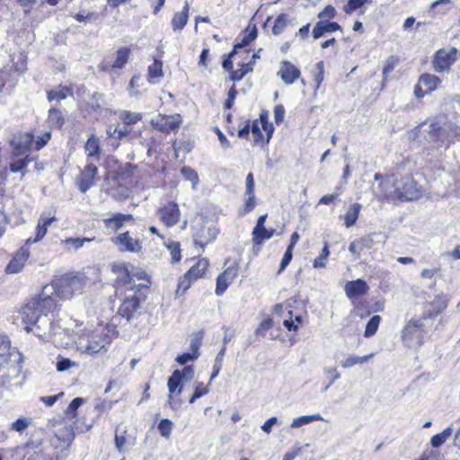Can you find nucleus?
<instances>
[{"label":"nucleus","mask_w":460,"mask_h":460,"mask_svg":"<svg viewBox=\"0 0 460 460\" xmlns=\"http://www.w3.org/2000/svg\"><path fill=\"white\" fill-rule=\"evenodd\" d=\"M137 167L130 164L119 166L105 173L103 190L112 199L122 201L130 198L138 183Z\"/></svg>","instance_id":"nucleus-1"},{"label":"nucleus","mask_w":460,"mask_h":460,"mask_svg":"<svg viewBox=\"0 0 460 460\" xmlns=\"http://www.w3.org/2000/svg\"><path fill=\"white\" fill-rule=\"evenodd\" d=\"M115 334V330L109 324L101 325L93 330L83 332L79 337V345L90 355L104 353Z\"/></svg>","instance_id":"nucleus-2"},{"label":"nucleus","mask_w":460,"mask_h":460,"mask_svg":"<svg viewBox=\"0 0 460 460\" xmlns=\"http://www.w3.org/2000/svg\"><path fill=\"white\" fill-rule=\"evenodd\" d=\"M88 278L82 272H69L52 282L56 295L61 300H69L75 295L82 294L86 287Z\"/></svg>","instance_id":"nucleus-3"},{"label":"nucleus","mask_w":460,"mask_h":460,"mask_svg":"<svg viewBox=\"0 0 460 460\" xmlns=\"http://www.w3.org/2000/svg\"><path fill=\"white\" fill-rule=\"evenodd\" d=\"M384 183L393 184L394 190L385 191V196L392 199L401 201L413 200L421 196V190L418 189L417 182L411 177L402 178L400 181L393 177H386Z\"/></svg>","instance_id":"nucleus-4"},{"label":"nucleus","mask_w":460,"mask_h":460,"mask_svg":"<svg viewBox=\"0 0 460 460\" xmlns=\"http://www.w3.org/2000/svg\"><path fill=\"white\" fill-rule=\"evenodd\" d=\"M131 56L129 47H119L116 51L102 58L98 65L100 72L115 74L121 71L128 62Z\"/></svg>","instance_id":"nucleus-5"},{"label":"nucleus","mask_w":460,"mask_h":460,"mask_svg":"<svg viewBox=\"0 0 460 460\" xmlns=\"http://www.w3.org/2000/svg\"><path fill=\"white\" fill-rule=\"evenodd\" d=\"M22 361L20 353L0 358V385H5L20 376Z\"/></svg>","instance_id":"nucleus-6"},{"label":"nucleus","mask_w":460,"mask_h":460,"mask_svg":"<svg viewBox=\"0 0 460 460\" xmlns=\"http://www.w3.org/2000/svg\"><path fill=\"white\" fill-rule=\"evenodd\" d=\"M424 324L420 319H411L402 330V343L411 348L412 346H421L424 341Z\"/></svg>","instance_id":"nucleus-7"},{"label":"nucleus","mask_w":460,"mask_h":460,"mask_svg":"<svg viewBox=\"0 0 460 460\" xmlns=\"http://www.w3.org/2000/svg\"><path fill=\"white\" fill-rule=\"evenodd\" d=\"M33 139V131H19L13 134L9 141L11 147L10 158H16L24 154H30V151L32 150Z\"/></svg>","instance_id":"nucleus-8"},{"label":"nucleus","mask_w":460,"mask_h":460,"mask_svg":"<svg viewBox=\"0 0 460 460\" xmlns=\"http://www.w3.org/2000/svg\"><path fill=\"white\" fill-rule=\"evenodd\" d=\"M415 135L423 137L427 142L441 146V125L434 119L420 123L414 128Z\"/></svg>","instance_id":"nucleus-9"},{"label":"nucleus","mask_w":460,"mask_h":460,"mask_svg":"<svg viewBox=\"0 0 460 460\" xmlns=\"http://www.w3.org/2000/svg\"><path fill=\"white\" fill-rule=\"evenodd\" d=\"M111 270L113 274L116 275V279L113 284L116 289L126 287L127 285H130L134 277H136L137 279H144V273H132L128 265L123 262L112 263L111 265Z\"/></svg>","instance_id":"nucleus-10"},{"label":"nucleus","mask_w":460,"mask_h":460,"mask_svg":"<svg viewBox=\"0 0 460 460\" xmlns=\"http://www.w3.org/2000/svg\"><path fill=\"white\" fill-rule=\"evenodd\" d=\"M98 172V167L92 162H88L80 170L75 179V184L81 192L85 193L95 184L99 179Z\"/></svg>","instance_id":"nucleus-11"},{"label":"nucleus","mask_w":460,"mask_h":460,"mask_svg":"<svg viewBox=\"0 0 460 460\" xmlns=\"http://www.w3.org/2000/svg\"><path fill=\"white\" fill-rule=\"evenodd\" d=\"M31 299L35 303L40 315H48L49 314H53L59 311L60 305L58 301L60 299L59 296L56 295V291L54 289L50 295H47L42 291Z\"/></svg>","instance_id":"nucleus-12"},{"label":"nucleus","mask_w":460,"mask_h":460,"mask_svg":"<svg viewBox=\"0 0 460 460\" xmlns=\"http://www.w3.org/2000/svg\"><path fill=\"white\" fill-rule=\"evenodd\" d=\"M29 245H22L13 255L4 268L6 274H17L23 270L31 255Z\"/></svg>","instance_id":"nucleus-13"},{"label":"nucleus","mask_w":460,"mask_h":460,"mask_svg":"<svg viewBox=\"0 0 460 460\" xmlns=\"http://www.w3.org/2000/svg\"><path fill=\"white\" fill-rule=\"evenodd\" d=\"M11 65L4 66L3 69L6 70L8 74H10L12 85H15L18 81V77L27 71V55L24 52L13 54L11 58Z\"/></svg>","instance_id":"nucleus-14"},{"label":"nucleus","mask_w":460,"mask_h":460,"mask_svg":"<svg viewBox=\"0 0 460 460\" xmlns=\"http://www.w3.org/2000/svg\"><path fill=\"white\" fill-rule=\"evenodd\" d=\"M19 314L22 323L24 325V330L27 332L32 331L33 326L37 323L39 318L40 317V314L31 298L20 308Z\"/></svg>","instance_id":"nucleus-15"},{"label":"nucleus","mask_w":460,"mask_h":460,"mask_svg":"<svg viewBox=\"0 0 460 460\" xmlns=\"http://www.w3.org/2000/svg\"><path fill=\"white\" fill-rule=\"evenodd\" d=\"M181 123L180 114L174 115H158L151 119V124L160 131L169 132L176 129Z\"/></svg>","instance_id":"nucleus-16"},{"label":"nucleus","mask_w":460,"mask_h":460,"mask_svg":"<svg viewBox=\"0 0 460 460\" xmlns=\"http://www.w3.org/2000/svg\"><path fill=\"white\" fill-rule=\"evenodd\" d=\"M111 241L122 252H138L141 250L140 241L133 238L128 231L111 238Z\"/></svg>","instance_id":"nucleus-17"},{"label":"nucleus","mask_w":460,"mask_h":460,"mask_svg":"<svg viewBox=\"0 0 460 460\" xmlns=\"http://www.w3.org/2000/svg\"><path fill=\"white\" fill-rule=\"evenodd\" d=\"M217 231L215 227L201 225L194 228L193 239L196 245L204 248L208 243L217 238Z\"/></svg>","instance_id":"nucleus-18"},{"label":"nucleus","mask_w":460,"mask_h":460,"mask_svg":"<svg viewBox=\"0 0 460 460\" xmlns=\"http://www.w3.org/2000/svg\"><path fill=\"white\" fill-rule=\"evenodd\" d=\"M180 209L177 203L169 201L159 209V216L163 223L170 227L176 225L180 220Z\"/></svg>","instance_id":"nucleus-19"},{"label":"nucleus","mask_w":460,"mask_h":460,"mask_svg":"<svg viewBox=\"0 0 460 460\" xmlns=\"http://www.w3.org/2000/svg\"><path fill=\"white\" fill-rule=\"evenodd\" d=\"M456 50L452 49L451 53L446 52L445 50H438L432 61L433 68L436 72L441 73L449 69L450 66L454 63L455 58L453 56Z\"/></svg>","instance_id":"nucleus-20"},{"label":"nucleus","mask_w":460,"mask_h":460,"mask_svg":"<svg viewBox=\"0 0 460 460\" xmlns=\"http://www.w3.org/2000/svg\"><path fill=\"white\" fill-rule=\"evenodd\" d=\"M37 158L38 156H33L31 154H24L22 156L11 158L9 170L13 173H21L22 176H24L28 172V165Z\"/></svg>","instance_id":"nucleus-21"},{"label":"nucleus","mask_w":460,"mask_h":460,"mask_svg":"<svg viewBox=\"0 0 460 460\" xmlns=\"http://www.w3.org/2000/svg\"><path fill=\"white\" fill-rule=\"evenodd\" d=\"M301 75L300 70L289 61L281 62L278 75L286 84H292Z\"/></svg>","instance_id":"nucleus-22"},{"label":"nucleus","mask_w":460,"mask_h":460,"mask_svg":"<svg viewBox=\"0 0 460 460\" xmlns=\"http://www.w3.org/2000/svg\"><path fill=\"white\" fill-rule=\"evenodd\" d=\"M336 31H342L341 26L336 22H330L328 20L318 21L313 28V37L317 40L326 33L333 32Z\"/></svg>","instance_id":"nucleus-23"},{"label":"nucleus","mask_w":460,"mask_h":460,"mask_svg":"<svg viewBox=\"0 0 460 460\" xmlns=\"http://www.w3.org/2000/svg\"><path fill=\"white\" fill-rule=\"evenodd\" d=\"M84 147L87 156V160L93 159L95 162H99L101 160V142L100 139L94 134H92L87 138Z\"/></svg>","instance_id":"nucleus-24"},{"label":"nucleus","mask_w":460,"mask_h":460,"mask_svg":"<svg viewBox=\"0 0 460 460\" xmlns=\"http://www.w3.org/2000/svg\"><path fill=\"white\" fill-rule=\"evenodd\" d=\"M458 136H460V128L456 123L447 122L441 126V146L446 144L447 148Z\"/></svg>","instance_id":"nucleus-25"},{"label":"nucleus","mask_w":460,"mask_h":460,"mask_svg":"<svg viewBox=\"0 0 460 460\" xmlns=\"http://www.w3.org/2000/svg\"><path fill=\"white\" fill-rule=\"evenodd\" d=\"M46 95H47V100L49 102H60V101L66 99L68 96L74 95L73 86L58 84V86H56L50 90H48L46 92Z\"/></svg>","instance_id":"nucleus-26"},{"label":"nucleus","mask_w":460,"mask_h":460,"mask_svg":"<svg viewBox=\"0 0 460 460\" xmlns=\"http://www.w3.org/2000/svg\"><path fill=\"white\" fill-rule=\"evenodd\" d=\"M133 217L130 214L116 213L112 217L104 218V226L112 232L119 231L126 222L132 220Z\"/></svg>","instance_id":"nucleus-27"},{"label":"nucleus","mask_w":460,"mask_h":460,"mask_svg":"<svg viewBox=\"0 0 460 460\" xmlns=\"http://www.w3.org/2000/svg\"><path fill=\"white\" fill-rule=\"evenodd\" d=\"M368 289L369 288L367 282L360 279L349 281L345 285V292L349 298H354L365 295Z\"/></svg>","instance_id":"nucleus-28"},{"label":"nucleus","mask_w":460,"mask_h":460,"mask_svg":"<svg viewBox=\"0 0 460 460\" xmlns=\"http://www.w3.org/2000/svg\"><path fill=\"white\" fill-rule=\"evenodd\" d=\"M138 307L139 299L137 297H126L119 307V314L128 321L133 317Z\"/></svg>","instance_id":"nucleus-29"},{"label":"nucleus","mask_w":460,"mask_h":460,"mask_svg":"<svg viewBox=\"0 0 460 460\" xmlns=\"http://www.w3.org/2000/svg\"><path fill=\"white\" fill-rule=\"evenodd\" d=\"M147 79L150 84H159L164 78L163 61L154 58V62L147 68Z\"/></svg>","instance_id":"nucleus-30"},{"label":"nucleus","mask_w":460,"mask_h":460,"mask_svg":"<svg viewBox=\"0 0 460 460\" xmlns=\"http://www.w3.org/2000/svg\"><path fill=\"white\" fill-rule=\"evenodd\" d=\"M135 438L127 433L125 429H121L120 428H117L115 433V445L117 449L119 452L124 451V449L134 443Z\"/></svg>","instance_id":"nucleus-31"},{"label":"nucleus","mask_w":460,"mask_h":460,"mask_svg":"<svg viewBox=\"0 0 460 460\" xmlns=\"http://www.w3.org/2000/svg\"><path fill=\"white\" fill-rule=\"evenodd\" d=\"M189 3L186 2L182 11L174 13L172 20V27L174 31L182 30L186 25L189 18Z\"/></svg>","instance_id":"nucleus-32"},{"label":"nucleus","mask_w":460,"mask_h":460,"mask_svg":"<svg viewBox=\"0 0 460 460\" xmlns=\"http://www.w3.org/2000/svg\"><path fill=\"white\" fill-rule=\"evenodd\" d=\"M209 265L208 260L206 258L199 259L188 271V276L195 281L201 278Z\"/></svg>","instance_id":"nucleus-33"},{"label":"nucleus","mask_w":460,"mask_h":460,"mask_svg":"<svg viewBox=\"0 0 460 460\" xmlns=\"http://www.w3.org/2000/svg\"><path fill=\"white\" fill-rule=\"evenodd\" d=\"M94 240V237H67L61 241V243L64 245L65 249L68 252L72 250H78L84 246L85 243H90Z\"/></svg>","instance_id":"nucleus-34"},{"label":"nucleus","mask_w":460,"mask_h":460,"mask_svg":"<svg viewBox=\"0 0 460 460\" xmlns=\"http://www.w3.org/2000/svg\"><path fill=\"white\" fill-rule=\"evenodd\" d=\"M48 121L52 127L61 129L65 125V118L61 110L56 107H51L49 110Z\"/></svg>","instance_id":"nucleus-35"},{"label":"nucleus","mask_w":460,"mask_h":460,"mask_svg":"<svg viewBox=\"0 0 460 460\" xmlns=\"http://www.w3.org/2000/svg\"><path fill=\"white\" fill-rule=\"evenodd\" d=\"M419 83L426 87V93H431L440 84L441 80L435 75L425 73L420 76Z\"/></svg>","instance_id":"nucleus-36"},{"label":"nucleus","mask_w":460,"mask_h":460,"mask_svg":"<svg viewBox=\"0 0 460 460\" xmlns=\"http://www.w3.org/2000/svg\"><path fill=\"white\" fill-rule=\"evenodd\" d=\"M182 383L183 382L180 377V369L174 370L169 377L167 384L170 394H181L182 392Z\"/></svg>","instance_id":"nucleus-37"},{"label":"nucleus","mask_w":460,"mask_h":460,"mask_svg":"<svg viewBox=\"0 0 460 460\" xmlns=\"http://www.w3.org/2000/svg\"><path fill=\"white\" fill-rule=\"evenodd\" d=\"M360 208H361V205L359 203H353L349 207V208L348 209V211L346 212L345 217H344V219H345L344 224H345L346 227H351L356 224V222L358 218Z\"/></svg>","instance_id":"nucleus-38"},{"label":"nucleus","mask_w":460,"mask_h":460,"mask_svg":"<svg viewBox=\"0 0 460 460\" xmlns=\"http://www.w3.org/2000/svg\"><path fill=\"white\" fill-rule=\"evenodd\" d=\"M71 16L78 22L87 24L91 23L99 18V13L95 12H89L86 10H80L77 13L71 14Z\"/></svg>","instance_id":"nucleus-39"},{"label":"nucleus","mask_w":460,"mask_h":460,"mask_svg":"<svg viewBox=\"0 0 460 460\" xmlns=\"http://www.w3.org/2000/svg\"><path fill=\"white\" fill-rule=\"evenodd\" d=\"M14 349H12L11 347V341L8 338V336L3 332H0V358L13 356V354H18Z\"/></svg>","instance_id":"nucleus-40"},{"label":"nucleus","mask_w":460,"mask_h":460,"mask_svg":"<svg viewBox=\"0 0 460 460\" xmlns=\"http://www.w3.org/2000/svg\"><path fill=\"white\" fill-rule=\"evenodd\" d=\"M315 420H323V418L319 413L312 415H303L294 419L290 427L296 429L309 424Z\"/></svg>","instance_id":"nucleus-41"},{"label":"nucleus","mask_w":460,"mask_h":460,"mask_svg":"<svg viewBox=\"0 0 460 460\" xmlns=\"http://www.w3.org/2000/svg\"><path fill=\"white\" fill-rule=\"evenodd\" d=\"M452 433H453L452 427H447L441 433L436 434L431 438L430 445L433 447H439L447 441V439L449 437H451Z\"/></svg>","instance_id":"nucleus-42"},{"label":"nucleus","mask_w":460,"mask_h":460,"mask_svg":"<svg viewBox=\"0 0 460 460\" xmlns=\"http://www.w3.org/2000/svg\"><path fill=\"white\" fill-rule=\"evenodd\" d=\"M373 357V354L358 357L355 355L349 356L345 360L341 362V366L344 368L351 367L357 364H363Z\"/></svg>","instance_id":"nucleus-43"},{"label":"nucleus","mask_w":460,"mask_h":460,"mask_svg":"<svg viewBox=\"0 0 460 460\" xmlns=\"http://www.w3.org/2000/svg\"><path fill=\"white\" fill-rule=\"evenodd\" d=\"M381 317L379 315L372 316L366 325L364 336L367 338L373 336L378 329Z\"/></svg>","instance_id":"nucleus-44"},{"label":"nucleus","mask_w":460,"mask_h":460,"mask_svg":"<svg viewBox=\"0 0 460 460\" xmlns=\"http://www.w3.org/2000/svg\"><path fill=\"white\" fill-rule=\"evenodd\" d=\"M288 25V14L280 13L277 16L274 22V25L272 27V33L274 35H279L283 32L285 28Z\"/></svg>","instance_id":"nucleus-45"},{"label":"nucleus","mask_w":460,"mask_h":460,"mask_svg":"<svg viewBox=\"0 0 460 460\" xmlns=\"http://www.w3.org/2000/svg\"><path fill=\"white\" fill-rule=\"evenodd\" d=\"M193 280L188 276L186 272L182 277H181L178 280L176 296L183 295L190 287Z\"/></svg>","instance_id":"nucleus-46"},{"label":"nucleus","mask_w":460,"mask_h":460,"mask_svg":"<svg viewBox=\"0 0 460 460\" xmlns=\"http://www.w3.org/2000/svg\"><path fill=\"white\" fill-rule=\"evenodd\" d=\"M47 233H48V230L46 228H44L43 226H41L39 222H37V226H36V228H35V236L34 237H29L25 241V244L26 245H30L31 243H35L40 242L45 237Z\"/></svg>","instance_id":"nucleus-47"},{"label":"nucleus","mask_w":460,"mask_h":460,"mask_svg":"<svg viewBox=\"0 0 460 460\" xmlns=\"http://www.w3.org/2000/svg\"><path fill=\"white\" fill-rule=\"evenodd\" d=\"M120 119L126 126H130L140 121L142 119V115L141 113L123 111L120 115Z\"/></svg>","instance_id":"nucleus-48"},{"label":"nucleus","mask_w":460,"mask_h":460,"mask_svg":"<svg viewBox=\"0 0 460 460\" xmlns=\"http://www.w3.org/2000/svg\"><path fill=\"white\" fill-rule=\"evenodd\" d=\"M50 139H51V132L50 131L44 132L42 135L38 137V138L36 140H35V138L33 139L32 150L40 151L49 142Z\"/></svg>","instance_id":"nucleus-49"},{"label":"nucleus","mask_w":460,"mask_h":460,"mask_svg":"<svg viewBox=\"0 0 460 460\" xmlns=\"http://www.w3.org/2000/svg\"><path fill=\"white\" fill-rule=\"evenodd\" d=\"M30 424L31 420L29 418L21 417L11 424L10 429L19 433H22L30 426Z\"/></svg>","instance_id":"nucleus-50"},{"label":"nucleus","mask_w":460,"mask_h":460,"mask_svg":"<svg viewBox=\"0 0 460 460\" xmlns=\"http://www.w3.org/2000/svg\"><path fill=\"white\" fill-rule=\"evenodd\" d=\"M226 349V347L223 346L216 357L215 364L213 367V372H212V374L210 376V379H209L210 382L213 381L218 376V374L220 372L221 362H222V358L225 355Z\"/></svg>","instance_id":"nucleus-51"},{"label":"nucleus","mask_w":460,"mask_h":460,"mask_svg":"<svg viewBox=\"0 0 460 460\" xmlns=\"http://www.w3.org/2000/svg\"><path fill=\"white\" fill-rule=\"evenodd\" d=\"M275 234L274 229H267L265 231H259L257 235L252 236V243L254 244H261L265 240L270 239Z\"/></svg>","instance_id":"nucleus-52"},{"label":"nucleus","mask_w":460,"mask_h":460,"mask_svg":"<svg viewBox=\"0 0 460 460\" xmlns=\"http://www.w3.org/2000/svg\"><path fill=\"white\" fill-rule=\"evenodd\" d=\"M330 255V251L327 243H324L323 248L322 250V252L318 257H316L314 261V268H324L325 263L324 261L328 258Z\"/></svg>","instance_id":"nucleus-53"},{"label":"nucleus","mask_w":460,"mask_h":460,"mask_svg":"<svg viewBox=\"0 0 460 460\" xmlns=\"http://www.w3.org/2000/svg\"><path fill=\"white\" fill-rule=\"evenodd\" d=\"M157 429L162 437L169 438L172 429V422L169 419H163L159 422Z\"/></svg>","instance_id":"nucleus-54"},{"label":"nucleus","mask_w":460,"mask_h":460,"mask_svg":"<svg viewBox=\"0 0 460 460\" xmlns=\"http://www.w3.org/2000/svg\"><path fill=\"white\" fill-rule=\"evenodd\" d=\"M324 373L327 375V376L330 378L329 383L326 386L323 387V392L325 393L330 386L341 377V374L337 371L335 367H325L323 368Z\"/></svg>","instance_id":"nucleus-55"},{"label":"nucleus","mask_w":460,"mask_h":460,"mask_svg":"<svg viewBox=\"0 0 460 460\" xmlns=\"http://www.w3.org/2000/svg\"><path fill=\"white\" fill-rule=\"evenodd\" d=\"M166 247L171 252L172 262L175 263L180 261L181 258L180 243L177 242H170L166 244Z\"/></svg>","instance_id":"nucleus-56"},{"label":"nucleus","mask_w":460,"mask_h":460,"mask_svg":"<svg viewBox=\"0 0 460 460\" xmlns=\"http://www.w3.org/2000/svg\"><path fill=\"white\" fill-rule=\"evenodd\" d=\"M230 283H231V281H229L227 279L224 278L223 275L219 274L217 279V287H216V290H215L216 295L222 296L227 289Z\"/></svg>","instance_id":"nucleus-57"},{"label":"nucleus","mask_w":460,"mask_h":460,"mask_svg":"<svg viewBox=\"0 0 460 460\" xmlns=\"http://www.w3.org/2000/svg\"><path fill=\"white\" fill-rule=\"evenodd\" d=\"M208 393V387L204 386L203 383H196L195 390L193 394L190 396L189 402L191 404L197 399L200 398L203 395H206Z\"/></svg>","instance_id":"nucleus-58"},{"label":"nucleus","mask_w":460,"mask_h":460,"mask_svg":"<svg viewBox=\"0 0 460 460\" xmlns=\"http://www.w3.org/2000/svg\"><path fill=\"white\" fill-rule=\"evenodd\" d=\"M367 1V0H348V3L343 6V11L347 14H351L355 10L363 6Z\"/></svg>","instance_id":"nucleus-59"},{"label":"nucleus","mask_w":460,"mask_h":460,"mask_svg":"<svg viewBox=\"0 0 460 460\" xmlns=\"http://www.w3.org/2000/svg\"><path fill=\"white\" fill-rule=\"evenodd\" d=\"M251 132L252 134L254 145H260L261 143H263V135L259 127L258 120H254L252 122V125L251 126Z\"/></svg>","instance_id":"nucleus-60"},{"label":"nucleus","mask_w":460,"mask_h":460,"mask_svg":"<svg viewBox=\"0 0 460 460\" xmlns=\"http://www.w3.org/2000/svg\"><path fill=\"white\" fill-rule=\"evenodd\" d=\"M203 339V332L199 331L195 333L194 337L191 339L190 341V349L191 353L199 355V349L201 346V341Z\"/></svg>","instance_id":"nucleus-61"},{"label":"nucleus","mask_w":460,"mask_h":460,"mask_svg":"<svg viewBox=\"0 0 460 460\" xmlns=\"http://www.w3.org/2000/svg\"><path fill=\"white\" fill-rule=\"evenodd\" d=\"M398 61H399V59L394 56H391L386 59L385 65L383 67V71H382L385 78H386L387 75L394 69Z\"/></svg>","instance_id":"nucleus-62"},{"label":"nucleus","mask_w":460,"mask_h":460,"mask_svg":"<svg viewBox=\"0 0 460 460\" xmlns=\"http://www.w3.org/2000/svg\"><path fill=\"white\" fill-rule=\"evenodd\" d=\"M378 234L374 233V234H367V235H365L363 237H361L360 239H358V243L360 244V248L364 250H369L373 247L374 245V236H377Z\"/></svg>","instance_id":"nucleus-63"},{"label":"nucleus","mask_w":460,"mask_h":460,"mask_svg":"<svg viewBox=\"0 0 460 460\" xmlns=\"http://www.w3.org/2000/svg\"><path fill=\"white\" fill-rule=\"evenodd\" d=\"M324 65L323 61L316 64V70L314 72V81L316 84V88H319L323 80Z\"/></svg>","instance_id":"nucleus-64"}]
</instances>
